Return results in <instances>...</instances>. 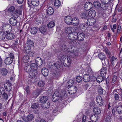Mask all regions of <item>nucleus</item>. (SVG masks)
Here are the masks:
<instances>
[{"mask_svg":"<svg viewBox=\"0 0 122 122\" xmlns=\"http://www.w3.org/2000/svg\"><path fill=\"white\" fill-rule=\"evenodd\" d=\"M47 100V97L46 96H44L40 98V101L41 103H44L46 102Z\"/></svg>","mask_w":122,"mask_h":122,"instance_id":"72a5a7b5","label":"nucleus"},{"mask_svg":"<svg viewBox=\"0 0 122 122\" xmlns=\"http://www.w3.org/2000/svg\"><path fill=\"white\" fill-rule=\"evenodd\" d=\"M93 111L96 114H99L101 113V110L99 107H94L93 109Z\"/></svg>","mask_w":122,"mask_h":122,"instance_id":"2f4dec72","label":"nucleus"},{"mask_svg":"<svg viewBox=\"0 0 122 122\" xmlns=\"http://www.w3.org/2000/svg\"><path fill=\"white\" fill-rule=\"evenodd\" d=\"M90 76L88 74H85L83 77V80L86 82H88L90 81Z\"/></svg>","mask_w":122,"mask_h":122,"instance_id":"412c9836","label":"nucleus"},{"mask_svg":"<svg viewBox=\"0 0 122 122\" xmlns=\"http://www.w3.org/2000/svg\"><path fill=\"white\" fill-rule=\"evenodd\" d=\"M9 21L10 24L13 26L16 25L17 24V21L16 20L14 17L10 18Z\"/></svg>","mask_w":122,"mask_h":122,"instance_id":"f3484780","label":"nucleus"},{"mask_svg":"<svg viewBox=\"0 0 122 122\" xmlns=\"http://www.w3.org/2000/svg\"><path fill=\"white\" fill-rule=\"evenodd\" d=\"M74 38L73 40H76L77 39L78 32H72Z\"/></svg>","mask_w":122,"mask_h":122,"instance_id":"8fccbe9b","label":"nucleus"},{"mask_svg":"<svg viewBox=\"0 0 122 122\" xmlns=\"http://www.w3.org/2000/svg\"><path fill=\"white\" fill-rule=\"evenodd\" d=\"M55 24L53 21H51L49 22L47 25V27L49 28H51L54 27Z\"/></svg>","mask_w":122,"mask_h":122,"instance_id":"79ce46f5","label":"nucleus"},{"mask_svg":"<svg viewBox=\"0 0 122 122\" xmlns=\"http://www.w3.org/2000/svg\"><path fill=\"white\" fill-rule=\"evenodd\" d=\"M117 110L119 114H122V107H117Z\"/></svg>","mask_w":122,"mask_h":122,"instance_id":"13d9d810","label":"nucleus"},{"mask_svg":"<svg viewBox=\"0 0 122 122\" xmlns=\"http://www.w3.org/2000/svg\"><path fill=\"white\" fill-rule=\"evenodd\" d=\"M36 63L38 66H40L42 64V60L40 57H37L36 60Z\"/></svg>","mask_w":122,"mask_h":122,"instance_id":"6ab92c4d","label":"nucleus"},{"mask_svg":"<svg viewBox=\"0 0 122 122\" xmlns=\"http://www.w3.org/2000/svg\"><path fill=\"white\" fill-rule=\"evenodd\" d=\"M97 89L98 93L100 94H103V89L100 86H99L98 87Z\"/></svg>","mask_w":122,"mask_h":122,"instance_id":"09e8293b","label":"nucleus"},{"mask_svg":"<svg viewBox=\"0 0 122 122\" xmlns=\"http://www.w3.org/2000/svg\"><path fill=\"white\" fill-rule=\"evenodd\" d=\"M71 60L70 58L69 57H67V58L66 57L65 61V62H67L68 65H70L71 63Z\"/></svg>","mask_w":122,"mask_h":122,"instance_id":"6e6d98bb","label":"nucleus"},{"mask_svg":"<svg viewBox=\"0 0 122 122\" xmlns=\"http://www.w3.org/2000/svg\"><path fill=\"white\" fill-rule=\"evenodd\" d=\"M1 74L3 75H5L7 74V71L5 68H2L1 69Z\"/></svg>","mask_w":122,"mask_h":122,"instance_id":"a18cd8bd","label":"nucleus"},{"mask_svg":"<svg viewBox=\"0 0 122 122\" xmlns=\"http://www.w3.org/2000/svg\"><path fill=\"white\" fill-rule=\"evenodd\" d=\"M87 73L90 75H92L93 74V72L92 70L90 68H88L87 70Z\"/></svg>","mask_w":122,"mask_h":122,"instance_id":"4d7b16f0","label":"nucleus"},{"mask_svg":"<svg viewBox=\"0 0 122 122\" xmlns=\"http://www.w3.org/2000/svg\"><path fill=\"white\" fill-rule=\"evenodd\" d=\"M23 50L25 52L29 53L31 51V47L30 46L24 44L23 45Z\"/></svg>","mask_w":122,"mask_h":122,"instance_id":"423d86ee","label":"nucleus"},{"mask_svg":"<svg viewBox=\"0 0 122 122\" xmlns=\"http://www.w3.org/2000/svg\"><path fill=\"white\" fill-rule=\"evenodd\" d=\"M79 23V20L77 17H74L72 18V24L75 25H77Z\"/></svg>","mask_w":122,"mask_h":122,"instance_id":"bb28decb","label":"nucleus"},{"mask_svg":"<svg viewBox=\"0 0 122 122\" xmlns=\"http://www.w3.org/2000/svg\"><path fill=\"white\" fill-rule=\"evenodd\" d=\"M77 39L78 40L82 41L84 40L85 37V35L84 34L81 32H78Z\"/></svg>","mask_w":122,"mask_h":122,"instance_id":"f8f14e48","label":"nucleus"},{"mask_svg":"<svg viewBox=\"0 0 122 122\" xmlns=\"http://www.w3.org/2000/svg\"><path fill=\"white\" fill-rule=\"evenodd\" d=\"M117 76H114L112 78V83H114L117 80Z\"/></svg>","mask_w":122,"mask_h":122,"instance_id":"0e129e2a","label":"nucleus"},{"mask_svg":"<svg viewBox=\"0 0 122 122\" xmlns=\"http://www.w3.org/2000/svg\"><path fill=\"white\" fill-rule=\"evenodd\" d=\"M59 94L58 91H56L55 92L52 96V101L53 102H55L59 100Z\"/></svg>","mask_w":122,"mask_h":122,"instance_id":"39448f33","label":"nucleus"},{"mask_svg":"<svg viewBox=\"0 0 122 122\" xmlns=\"http://www.w3.org/2000/svg\"><path fill=\"white\" fill-rule=\"evenodd\" d=\"M32 71V72L33 73L32 74V73L31 72L30 73V76H35L37 74V70L38 66L35 63H32L30 65Z\"/></svg>","mask_w":122,"mask_h":122,"instance_id":"f257e3e1","label":"nucleus"},{"mask_svg":"<svg viewBox=\"0 0 122 122\" xmlns=\"http://www.w3.org/2000/svg\"><path fill=\"white\" fill-rule=\"evenodd\" d=\"M96 105L95 104V102L93 101H92L89 104V106L90 107H94Z\"/></svg>","mask_w":122,"mask_h":122,"instance_id":"052dcab7","label":"nucleus"},{"mask_svg":"<svg viewBox=\"0 0 122 122\" xmlns=\"http://www.w3.org/2000/svg\"><path fill=\"white\" fill-rule=\"evenodd\" d=\"M5 90L3 87H0V97L3 93L5 92Z\"/></svg>","mask_w":122,"mask_h":122,"instance_id":"bf43d9fd","label":"nucleus"},{"mask_svg":"<svg viewBox=\"0 0 122 122\" xmlns=\"http://www.w3.org/2000/svg\"><path fill=\"white\" fill-rule=\"evenodd\" d=\"M101 1L102 3L105 4H107L109 3L110 2V0H101Z\"/></svg>","mask_w":122,"mask_h":122,"instance_id":"680f3d73","label":"nucleus"},{"mask_svg":"<svg viewBox=\"0 0 122 122\" xmlns=\"http://www.w3.org/2000/svg\"><path fill=\"white\" fill-rule=\"evenodd\" d=\"M30 66H29L28 65H26L24 69L25 70V71L26 72H29V78H32L33 77H34L35 76H30V73L31 72L32 73V74H33V73L32 72V71L31 68Z\"/></svg>","mask_w":122,"mask_h":122,"instance_id":"20e7f679","label":"nucleus"},{"mask_svg":"<svg viewBox=\"0 0 122 122\" xmlns=\"http://www.w3.org/2000/svg\"><path fill=\"white\" fill-rule=\"evenodd\" d=\"M3 98L5 100H7L8 98V95L7 94L4 92L1 95Z\"/></svg>","mask_w":122,"mask_h":122,"instance_id":"5fc2aeb1","label":"nucleus"},{"mask_svg":"<svg viewBox=\"0 0 122 122\" xmlns=\"http://www.w3.org/2000/svg\"><path fill=\"white\" fill-rule=\"evenodd\" d=\"M39 30L41 33H44L46 31V28L45 26L42 25L40 27Z\"/></svg>","mask_w":122,"mask_h":122,"instance_id":"473e14b6","label":"nucleus"},{"mask_svg":"<svg viewBox=\"0 0 122 122\" xmlns=\"http://www.w3.org/2000/svg\"><path fill=\"white\" fill-rule=\"evenodd\" d=\"M105 77L101 76H98L96 79V80L98 82H102L105 80Z\"/></svg>","mask_w":122,"mask_h":122,"instance_id":"f704fd0d","label":"nucleus"},{"mask_svg":"<svg viewBox=\"0 0 122 122\" xmlns=\"http://www.w3.org/2000/svg\"><path fill=\"white\" fill-rule=\"evenodd\" d=\"M6 33L3 31L0 32V39H4L5 37H6Z\"/></svg>","mask_w":122,"mask_h":122,"instance_id":"58836bf2","label":"nucleus"},{"mask_svg":"<svg viewBox=\"0 0 122 122\" xmlns=\"http://www.w3.org/2000/svg\"><path fill=\"white\" fill-rule=\"evenodd\" d=\"M35 22L36 24H39L41 23V20H39L38 19H36L35 20Z\"/></svg>","mask_w":122,"mask_h":122,"instance_id":"e2e57ef3","label":"nucleus"},{"mask_svg":"<svg viewBox=\"0 0 122 122\" xmlns=\"http://www.w3.org/2000/svg\"><path fill=\"white\" fill-rule=\"evenodd\" d=\"M98 56L99 58L101 60H104L105 59V56L103 53H99L98 54Z\"/></svg>","mask_w":122,"mask_h":122,"instance_id":"a19ab883","label":"nucleus"},{"mask_svg":"<svg viewBox=\"0 0 122 122\" xmlns=\"http://www.w3.org/2000/svg\"><path fill=\"white\" fill-rule=\"evenodd\" d=\"M112 114L110 112L108 113L106 115L105 119L106 122H110L112 120Z\"/></svg>","mask_w":122,"mask_h":122,"instance_id":"a878e982","label":"nucleus"},{"mask_svg":"<svg viewBox=\"0 0 122 122\" xmlns=\"http://www.w3.org/2000/svg\"><path fill=\"white\" fill-rule=\"evenodd\" d=\"M33 117L34 116L32 114H29L26 118H24L23 117H22L23 119L26 122H28V121H32Z\"/></svg>","mask_w":122,"mask_h":122,"instance_id":"2eb2a0df","label":"nucleus"},{"mask_svg":"<svg viewBox=\"0 0 122 122\" xmlns=\"http://www.w3.org/2000/svg\"><path fill=\"white\" fill-rule=\"evenodd\" d=\"M116 60V58H115L114 56H112L110 60L112 64L114 65L115 63Z\"/></svg>","mask_w":122,"mask_h":122,"instance_id":"de8ad7c7","label":"nucleus"},{"mask_svg":"<svg viewBox=\"0 0 122 122\" xmlns=\"http://www.w3.org/2000/svg\"><path fill=\"white\" fill-rule=\"evenodd\" d=\"M38 29V28L36 27H32L30 30V32L32 34H36L37 33Z\"/></svg>","mask_w":122,"mask_h":122,"instance_id":"c85d7f7f","label":"nucleus"},{"mask_svg":"<svg viewBox=\"0 0 122 122\" xmlns=\"http://www.w3.org/2000/svg\"><path fill=\"white\" fill-rule=\"evenodd\" d=\"M60 47L61 50L64 52L66 51L67 50V46L65 44H63V45H61L60 46Z\"/></svg>","mask_w":122,"mask_h":122,"instance_id":"ea45409f","label":"nucleus"},{"mask_svg":"<svg viewBox=\"0 0 122 122\" xmlns=\"http://www.w3.org/2000/svg\"><path fill=\"white\" fill-rule=\"evenodd\" d=\"M14 37V34L11 32H9L6 35V38L9 40H12L13 39Z\"/></svg>","mask_w":122,"mask_h":122,"instance_id":"5701e85b","label":"nucleus"},{"mask_svg":"<svg viewBox=\"0 0 122 122\" xmlns=\"http://www.w3.org/2000/svg\"><path fill=\"white\" fill-rule=\"evenodd\" d=\"M12 84L10 83L7 82L4 84V87L6 91H10L12 89Z\"/></svg>","mask_w":122,"mask_h":122,"instance_id":"1a4fd4ad","label":"nucleus"},{"mask_svg":"<svg viewBox=\"0 0 122 122\" xmlns=\"http://www.w3.org/2000/svg\"><path fill=\"white\" fill-rule=\"evenodd\" d=\"M22 58L23 61L25 63L29 61V57L28 55H27L24 56L22 57Z\"/></svg>","mask_w":122,"mask_h":122,"instance_id":"cd10ccee","label":"nucleus"},{"mask_svg":"<svg viewBox=\"0 0 122 122\" xmlns=\"http://www.w3.org/2000/svg\"><path fill=\"white\" fill-rule=\"evenodd\" d=\"M72 18L71 16H66L64 18L65 22L67 24H72Z\"/></svg>","mask_w":122,"mask_h":122,"instance_id":"0eeeda50","label":"nucleus"},{"mask_svg":"<svg viewBox=\"0 0 122 122\" xmlns=\"http://www.w3.org/2000/svg\"><path fill=\"white\" fill-rule=\"evenodd\" d=\"M38 85L40 87L43 86L45 85L44 82L43 81H39L38 83Z\"/></svg>","mask_w":122,"mask_h":122,"instance_id":"864d4df0","label":"nucleus"},{"mask_svg":"<svg viewBox=\"0 0 122 122\" xmlns=\"http://www.w3.org/2000/svg\"><path fill=\"white\" fill-rule=\"evenodd\" d=\"M106 73V67H104L102 68L100 70V74L101 75V76L105 77Z\"/></svg>","mask_w":122,"mask_h":122,"instance_id":"dca6fc26","label":"nucleus"},{"mask_svg":"<svg viewBox=\"0 0 122 122\" xmlns=\"http://www.w3.org/2000/svg\"><path fill=\"white\" fill-rule=\"evenodd\" d=\"M71 27H67L65 29V31L66 33H71Z\"/></svg>","mask_w":122,"mask_h":122,"instance_id":"49530a36","label":"nucleus"},{"mask_svg":"<svg viewBox=\"0 0 122 122\" xmlns=\"http://www.w3.org/2000/svg\"><path fill=\"white\" fill-rule=\"evenodd\" d=\"M54 5L55 7H59L61 5V2L58 0H56L54 2Z\"/></svg>","mask_w":122,"mask_h":122,"instance_id":"c03bdc74","label":"nucleus"},{"mask_svg":"<svg viewBox=\"0 0 122 122\" xmlns=\"http://www.w3.org/2000/svg\"><path fill=\"white\" fill-rule=\"evenodd\" d=\"M22 10V7L20 6L15 10V12L18 14L20 15L21 14Z\"/></svg>","mask_w":122,"mask_h":122,"instance_id":"e433bc0d","label":"nucleus"},{"mask_svg":"<svg viewBox=\"0 0 122 122\" xmlns=\"http://www.w3.org/2000/svg\"><path fill=\"white\" fill-rule=\"evenodd\" d=\"M41 72L43 76L46 77L48 74L49 71L47 68L44 67L42 68Z\"/></svg>","mask_w":122,"mask_h":122,"instance_id":"aec40b11","label":"nucleus"},{"mask_svg":"<svg viewBox=\"0 0 122 122\" xmlns=\"http://www.w3.org/2000/svg\"><path fill=\"white\" fill-rule=\"evenodd\" d=\"M96 12L94 10H90L88 13V16L90 17H93L96 15Z\"/></svg>","mask_w":122,"mask_h":122,"instance_id":"b1692460","label":"nucleus"},{"mask_svg":"<svg viewBox=\"0 0 122 122\" xmlns=\"http://www.w3.org/2000/svg\"><path fill=\"white\" fill-rule=\"evenodd\" d=\"M68 38L70 40L72 41L74 40H73L74 38L73 37V35L72 34V32L70 33L67 36Z\"/></svg>","mask_w":122,"mask_h":122,"instance_id":"3c124183","label":"nucleus"},{"mask_svg":"<svg viewBox=\"0 0 122 122\" xmlns=\"http://www.w3.org/2000/svg\"><path fill=\"white\" fill-rule=\"evenodd\" d=\"M77 90V88L74 86H71L68 88V91L69 93L72 94L75 93Z\"/></svg>","mask_w":122,"mask_h":122,"instance_id":"7ed1b4c3","label":"nucleus"},{"mask_svg":"<svg viewBox=\"0 0 122 122\" xmlns=\"http://www.w3.org/2000/svg\"><path fill=\"white\" fill-rule=\"evenodd\" d=\"M92 6L93 5L92 4L91 2H86L85 4L84 7L85 10H88L91 9Z\"/></svg>","mask_w":122,"mask_h":122,"instance_id":"9b49d317","label":"nucleus"},{"mask_svg":"<svg viewBox=\"0 0 122 122\" xmlns=\"http://www.w3.org/2000/svg\"><path fill=\"white\" fill-rule=\"evenodd\" d=\"M74 82V81L73 80H69L68 82V86H72V85L73 84Z\"/></svg>","mask_w":122,"mask_h":122,"instance_id":"69168bd1","label":"nucleus"},{"mask_svg":"<svg viewBox=\"0 0 122 122\" xmlns=\"http://www.w3.org/2000/svg\"><path fill=\"white\" fill-rule=\"evenodd\" d=\"M93 5L94 6L97 8H98L101 6V8L103 9H105V5H102V6L101 5V4L99 2L97 1H95L94 2Z\"/></svg>","mask_w":122,"mask_h":122,"instance_id":"6e6552de","label":"nucleus"},{"mask_svg":"<svg viewBox=\"0 0 122 122\" xmlns=\"http://www.w3.org/2000/svg\"><path fill=\"white\" fill-rule=\"evenodd\" d=\"M90 119L91 121L94 122H96L98 119V116L97 115L94 114L93 115L91 116Z\"/></svg>","mask_w":122,"mask_h":122,"instance_id":"7c9ffc66","label":"nucleus"},{"mask_svg":"<svg viewBox=\"0 0 122 122\" xmlns=\"http://www.w3.org/2000/svg\"><path fill=\"white\" fill-rule=\"evenodd\" d=\"M66 57V56H64L62 54H60L58 55V58L60 60V62H65Z\"/></svg>","mask_w":122,"mask_h":122,"instance_id":"a211bd4d","label":"nucleus"},{"mask_svg":"<svg viewBox=\"0 0 122 122\" xmlns=\"http://www.w3.org/2000/svg\"><path fill=\"white\" fill-rule=\"evenodd\" d=\"M20 40L19 39H16L15 41L14 42V45L16 46L18 45L20 42Z\"/></svg>","mask_w":122,"mask_h":122,"instance_id":"338daca9","label":"nucleus"},{"mask_svg":"<svg viewBox=\"0 0 122 122\" xmlns=\"http://www.w3.org/2000/svg\"><path fill=\"white\" fill-rule=\"evenodd\" d=\"M13 59L11 57H7L5 59V62L6 65H10L12 62Z\"/></svg>","mask_w":122,"mask_h":122,"instance_id":"4be33fe9","label":"nucleus"},{"mask_svg":"<svg viewBox=\"0 0 122 122\" xmlns=\"http://www.w3.org/2000/svg\"><path fill=\"white\" fill-rule=\"evenodd\" d=\"M76 81L78 82H80L82 81V77L81 76H77L76 78Z\"/></svg>","mask_w":122,"mask_h":122,"instance_id":"603ef678","label":"nucleus"},{"mask_svg":"<svg viewBox=\"0 0 122 122\" xmlns=\"http://www.w3.org/2000/svg\"><path fill=\"white\" fill-rule=\"evenodd\" d=\"M9 11L10 12L13 11L15 10V7L14 6H12L9 8Z\"/></svg>","mask_w":122,"mask_h":122,"instance_id":"774afa93","label":"nucleus"},{"mask_svg":"<svg viewBox=\"0 0 122 122\" xmlns=\"http://www.w3.org/2000/svg\"><path fill=\"white\" fill-rule=\"evenodd\" d=\"M2 29L3 31L7 33L10 32L12 29V27L9 24H5L3 25Z\"/></svg>","mask_w":122,"mask_h":122,"instance_id":"f03ea898","label":"nucleus"},{"mask_svg":"<svg viewBox=\"0 0 122 122\" xmlns=\"http://www.w3.org/2000/svg\"><path fill=\"white\" fill-rule=\"evenodd\" d=\"M47 14L49 15H52L54 12V9L51 6L48 7L46 10Z\"/></svg>","mask_w":122,"mask_h":122,"instance_id":"ddd939ff","label":"nucleus"},{"mask_svg":"<svg viewBox=\"0 0 122 122\" xmlns=\"http://www.w3.org/2000/svg\"><path fill=\"white\" fill-rule=\"evenodd\" d=\"M31 3L32 5L34 6H38L39 4V0H32Z\"/></svg>","mask_w":122,"mask_h":122,"instance_id":"c9c22d12","label":"nucleus"},{"mask_svg":"<svg viewBox=\"0 0 122 122\" xmlns=\"http://www.w3.org/2000/svg\"><path fill=\"white\" fill-rule=\"evenodd\" d=\"M81 16L82 19H87L89 17L87 13L85 12L81 13Z\"/></svg>","mask_w":122,"mask_h":122,"instance_id":"37998d69","label":"nucleus"},{"mask_svg":"<svg viewBox=\"0 0 122 122\" xmlns=\"http://www.w3.org/2000/svg\"><path fill=\"white\" fill-rule=\"evenodd\" d=\"M96 22V20L94 18L88 19H87L86 24L89 25H92L94 24Z\"/></svg>","mask_w":122,"mask_h":122,"instance_id":"9d476101","label":"nucleus"},{"mask_svg":"<svg viewBox=\"0 0 122 122\" xmlns=\"http://www.w3.org/2000/svg\"><path fill=\"white\" fill-rule=\"evenodd\" d=\"M25 92L27 95H29L30 94V87L28 86H27L25 87Z\"/></svg>","mask_w":122,"mask_h":122,"instance_id":"4c0bfd02","label":"nucleus"},{"mask_svg":"<svg viewBox=\"0 0 122 122\" xmlns=\"http://www.w3.org/2000/svg\"><path fill=\"white\" fill-rule=\"evenodd\" d=\"M27 45L30 46V47L33 46L34 45L33 42L29 38H27L26 43H25Z\"/></svg>","mask_w":122,"mask_h":122,"instance_id":"c756f323","label":"nucleus"},{"mask_svg":"<svg viewBox=\"0 0 122 122\" xmlns=\"http://www.w3.org/2000/svg\"><path fill=\"white\" fill-rule=\"evenodd\" d=\"M97 104L100 106H102L103 103L102 98L100 96H98L97 98Z\"/></svg>","mask_w":122,"mask_h":122,"instance_id":"4468645a","label":"nucleus"},{"mask_svg":"<svg viewBox=\"0 0 122 122\" xmlns=\"http://www.w3.org/2000/svg\"><path fill=\"white\" fill-rule=\"evenodd\" d=\"M61 63H62L61 62L58 61L57 62L54 63L53 64L57 69H60L62 68V66Z\"/></svg>","mask_w":122,"mask_h":122,"instance_id":"393cba45","label":"nucleus"}]
</instances>
